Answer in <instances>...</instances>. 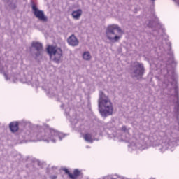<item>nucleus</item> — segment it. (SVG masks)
<instances>
[{
    "instance_id": "0eeeda50",
    "label": "nucleus",
    "mask_w": 179,
    "mask_h": 179,
    "mask_svg": "<svg viewBox=\"0 0 179 179\" xmlns=\"http://www.w3.org/2000/svg\"><path fill=\"white\" fill-rule=\"evenodd\" d=\"M171 50V43L169 41L164 40L162 43H159L157 47V52L158 54H164L166 51H170Z\"/></svg>"
},
{
    "instance_id": "f257e3e1",
    "label": "nucleus",
    "mask_w": 179,
    "mask_h": 179,
    "mask_svg": "<svg viewBox=\"0 0 179 179\" xmlns=\"http://www.w3.org/2000/svg\"><path fill=\"white\" fill-rule=\"evenodd\" d=\"M177 65V62L174 60V57L171 56L166 64V69L160 70L157 78H158L159 87L162 89V94L169 97L174 103V113L176 115L179 114V98L178 86L177 85V73L174 70V66Z\"/></svg>"
},
{
    "instance_id": "5701e85b",
    "label": "nucleus",
    "mask_w": 179,
    "mask_h": 179,
    "mask_svg": "<svg viewBox=\"0 0 179 179\" xmlns=\"http://www.w3.org/2000/svg\"><path fill=\"white\" fill-rule=\"evenodd\" d=\"M107 127H111V123H108Z\"/></svg>"
},
{
    "instance_id": "dca6fc26",
    "label": "nucleus",
    "mask_w": 179,
    "mask_h": 179,
    "mask_svg": "<svg viewBox=\"0 0 179 179\" xmlns=\"http://www.w3.org/2000/svg\"><path fill=\"white\" fill-rule=\"evenodd\" d=\"M83 58L85 59V61H90V59H92V55H90V52H84L83 54Z\"/></svg>"
},
{
    "instance_id": "39448f33",
    "label": "nucleus",
    "mask_w": 179,
    "mask_h": 179,
    "mask_svg": "<svg viewBox=\"0 0 179 179\" xmlns=\"http://www.w3.org/2000/svg\"><path fill=\"white\" fill-rule=\"evenodd\" d=\"M48 53L49 54L51 59L56 62V64H59L62 61V50L57 46L49 45L47 48Z\"/></svg>"
},
{
    "instance_id": "aec40b11",
    "label": "nucleus",
    "mask_w": 179,
    "mask_h": 179,
    "mask_svg": "<svg viewBox=\"0 0 179 179\" xmlns=\"http://www.w3.org/2000/svg\"><path fill=\"white\" fill-rule=\"evenodd\" d=\"M50 178L51 179H57V176L52 175V176H50Z\"/></svg>"
},
{
    "instance_id": "f8f14e48",
    "label": "nucleus",
    "mask_w": 179,
    "mask_h": 179,
    "mask_svg": "<svg viewBox=\"0 0 179 179\" xmlns=\"http://www.w3.org/2000/svg\"><path fill=\"white\" fill-rule=\"evenodd\" d=\"M31 46L36 48L37 52L36 54V57H40L41 52H43V44L40 42H33Z\"/></svg>"
},
{
    "instance_id": "ddd939ff",
    "label": "nucleus",
    "mask_w": 179,
    "mask_h": 179,
    "mask_svg": "<svg viewBox=\"0 0 179 179\" xmlns=\"http://www.w3.org/2000/svg\"><path fill=\"white\" fill-rule=\"evenodd\" d=\"M96 136V134H89L87 133L83 135V138L86 142H88L89 143H93L94 141H96V138H94Z\"/></svg>"
},
{
    "instance_id": "9b49d317",
    "label": "nucleus",
    "mask_w": 179,
    "mask_h": 179,
    "mask_svg": "<svg viewBox=\"0 0 179 179\" xmlns=\"http://www.w3.org/2000/svg\"><path fill=\"white\" fill-rule=\"evenodd\" d=\"M67 43L71 47H77V45H79V40H78V38L73 34L68 38Z\"/></svg>"
},
{
    "instance_id": "a211bd4d",
    "label": "nucleus",
    "mask_w": 179,
    "mask_h": 179,
    "mask_svg": "<svg viewBox=\"0 0 179 179\" xmlns=\"http://www.w3.org/2000/svg\"><path fill=\"white\" fill-rule=\"evenodd\" d=\"M145 24L148 27H152V26H153V22L152 21H148L145 22Z\"/></svg>"
},
{
    "instance_id": "20e7f679",
    "label": "nucleus",
    "mask_w": 179,
    "mask_h": 179,
    "mask_svg": "<svg viewBox=\"0 0 179 179\" xmlns=\"http://www.w3.org/2000/svg\"><path fill=\"white\" fill-rule=\"evenodd\" d=\"M121 34H122V29H120L118 24H110L106 27V36L110 41L117 43L119 40H121Z\"/></svg>"
},
{
    "instance_id": "f3484780",
    "label": "nucleus",
    "mask_w": 179,
    "mask_h": 179,
    "mask_svg": "<svg viewBox=\"0 0 179 179\" xmlns=\"http://www.w3.org/2000/svg\"><path fill=\"white\" fill-rule=\"evenodd\" d=\"M80 176V171L78 169H75L73 171V174H70L71 179H76L78 177Z\"/></svg>"
},
{
    "instance_id": "f03ea898",
    "label": "nucleus",
    "mask_w": 179,
    "mask_h": 179,
    "mask_svg": "<svg viewBox=\"0 0 179 179\" xmlns=\"http://www.w3.org/2000/svg\"><path fill=\"white\" fill-rule=\"evenodd\" d=\"M20 125L25 127L20 133V136L22 138V143H24V142H38V141H43L47 143H50V142L56 143V142L62 141L66 136V134L50 128L39 127L34 131L30 128L27 129L29 122L24 120L20 122Z\"/></svg>"
},
{
    "instance_id": "393cba45",
    "label": "nucleus",
    "mask_w": 179,
    "mask_h": 179,
    "mask_svg": "<svg viewBox=\"0 0 179 179\" xmlns=\"http://www.w3.org/2000/svg\"><path fill=\"white\" fill-rule=\"evenodd\" d=\"M150 179H155V178H150Z\"/></svg>"
},
{
    "instance_id": "a878e982",
    "label": "nucleus",
    "mask_w": 179,
    "mask_h": 179,
    "mask_svg": "<svg viewBox=\"0 0 179 179\" xmlns=\"http://www.w3.org/2000/svg\"><path fill=\"white\" fill-rule=\"evenodd\" d=\"M151 1H155V0H151Z\"/></svg>"
},
{
    "instance_id": "4468645a",
    "label": "nucleus",
    "mask_w": 179,
    "mask_h": 179,
    "mask_svg": "<svg viewBox=\"0 0 179 179\" xmlns=\"http://www.w3.org/2000/svg\"><path fill=\"white\" fill-rule=\"evenodd\" d=\"M82 10L78 9L72 12L71 16L75 19V20H79L80 19V16H82Z\"/></svg>"
},
{
    "instance_id": "7ed1b4c3",
    "label": "nucleus",
    "mask_w": 179,
    "mask_h": 179,
    "mask_svg": "<svg viewBox=\"0 0 179 179\" xmlns=\"http://www.w3.org/2000/svg\"><path fill=\"white\" fill-rule=\"evenodd\" d=\"M99 113L102 117L113 115L114 111L113 103H111L108 96H106L103 92H100L99 94Z\"/></svg>"
},
{
    "instance_id": "b1692460",
    "label": "nucleus",
    "mask_w": 179,
    "mask_h": 179,
    "mask_svg": "<svg viewBox=\"0 0 179 179\" xmlns=\"http://www.w3.org/2000/svg\"><path fill=\"white\" fill-rule=\"evenodd\" d=\"M28 83H32V82H31V81H30V80H29V81H28Z\"/></svg>"
},
{
    "instance_id": "9d476101",
    "label": "nucleus",
    "mask_w": 179,
    "mask_h": 179,
    "mask_svg": "<svg viewBox=\"0 0 179 179\" xmlns=\"http://www.w3.org/2000/svg\"><path fill=\"white\" fill-rule=\"evenodd\" d=\"M64 114L67 120H69L71 122H76V114L75 110H71L69 108H65Z\"/></svg>"
},
{
    "instance_id": "1a4fd4ad",
    "label": "nucleus",
    "mask_w": 179,
    "mask_h": 179,
    "mask_svg": "<svg viewBox=\"0 0 179 179\" xmlns=\"http://www.w3.org/2000/svg\"><path fill=\"white\" fill-rule=\"evenodd\" d=\"M144 71L145 69L143 68V64L139 62H135L134 64V73L136 78H138V76H142Z\"/></svg>"
},
{
    "instance_id": "4be33fe9",
    "label": "nucleus",
    "mask_w": 179,
    "mask_h": 179,
    "mask_svg": "<svg viewBox=\"0 0 179 179\" xmlns=\"http://www.w3.org/2000/svg\"><path fill=\"white\" fill-rule=\"evenodd\" d=\"M174 2H176V3H178V5H179V0H173Z\"/></svg>"
},
{
    "instance_id": "412c9836",
    "label": "nucleus",
    "mask_w": 179,
    "mask_h": 179,
    "mask_svg": "<svg viewBox=\"0 0 179 179\" xmlns=\"http://www.w3.org/2000/svg\"><path fill=\"white\" fill-rule=\"evenodd\" d=\"M64 107H68V105H65L64 103L62 104L61 108H64Z\"/></svg>"
},
{
    "instance_id": "423d86ee",
    "label": "nucleus",
    "mask_w": 179,
    "mask_h": 179,
    "mask_svg": "<svg viewBox=\"0 0 179 179\" xmlns=\"http://www.w3.org/2000/svg\"><path fill=\"white\" fill-rule=\"evenodd\" d=\"M0 55H1V52H0ZM6 65L5 62L2 60V59L0 57V73H3L4 76V78L8 82H13V83H16L17 82V76L15 74H12L11 76H9V70H8V66H3Z\"/></svg>"
},
{
    "instance_id": "6ab92c4d",
    "label": "nucleus",
    "mask_w": 179,
    "mask_h": 179,
    "mask_svg": "<svg viewBox=\"0 0 179 179\" xmlns=\"http://www.w3.org/2000/svg\"><path fill=\"white\" fill-rule=\"evenodd\" d=\"M63 170L64 171L66 174H68L69 177H70V174H71V173H70L69 170H68V169H66V168H64Z\"/></svg>"
},
{
    "instance_id": "6e6552de",
    "label": "nucleus",
    "mask_w": 179,
    "mask_h": 179,
    "mask_svg": "<svg viewBox=\"0 0 179 179\" xmlns=\"http://www.w3.org/2000/svg\"><path fill=\"white\" fill-rule=\"evenodd\" d=\"M32 10L34 16H36L37 19L41 20L42 22H47V17H45V15H44V11L38 10L36 5L32 6Z\"/></svg>"
},
{
    "instance_id": "2eb2a0df",
    "label": "nucleus",
    "mask_w": 179,
    "mask_h": 179,
    "mask_svg": "<svg viewBox=\"0 0 179 179\" xmlns=\"http://www.w3.org/2000/svg\"><path fill=\"white\" fill-rule=\"evenodd\" d=\"M9 127L11 132H17V131L19 129V124H17L16 122L10 123Z\"/></svg>"
}]
</instances>
